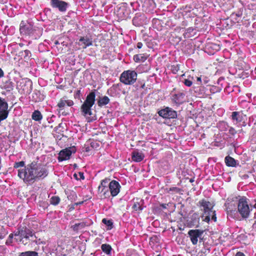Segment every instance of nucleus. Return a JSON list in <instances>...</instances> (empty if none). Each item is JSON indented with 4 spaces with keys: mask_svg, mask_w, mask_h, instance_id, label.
I'll use <instances>...</instances> for the list:
<instances>
[{
    "mask_svg": "<svg viewBox=\"0 0 256 256\" xmlns=\"http://www.w3.org/2000/svg\"><path fill=\"white\" fill-rule=\"evenodd\" d=\"M137 79V73L134 70H125L121 74L120 82L126 85H131L134 84Z\"/></svg>",
    "mask_w": 256,
    "mask_h": 256,
    "instance_id": "obj_5",
    "label": "nucleus"
},
{
    "mask_svg": "<svg viewBox=\"0 0 256 256\" xmlns=\"http://www.w3.org/2000/svg\"><path fill=\"white\" fill-rule=\"evenodd\" d=\"M74 176L77 180H84V177L82 172H80L78 174H74Z\"/></svg>",
    "mask_w": 256,
    "mask_h": 256,
    "instance_id": "obj_37",
    "label": "nucleus"
},
{
    "mask_svg": "<svg viewBox=\"0 0 256 256\" xmlns=\"http://www.w3.org/2000/svg\"><path fill=\"white\" fill-rule=\"evenodd\" d=\"M51 6L54 8H57L60 12H65L68 8V4L61 0H51Z\"/></svg>",
    "mask_w": 256,
    "mask_h": 256,
    "instance_id": "obj_9",
    "label": "nucleus"
},
{
    "mask_svg": "<svg viewBox=\"0 0 256 256\" xmlns=\"http://www.w3.org/2000/svg\"><path fill=\"white\" fill-rule=\"evenodd\" d=\"M110 179L105 178L101 181L100 185L98 188V191L100 194H102L104 198L109 196V192L107 188V186H108Z\"/></svg>",
    "mask_w": 256,
    "mask_h": 256,
    "instance_id": "obj_11",
    "label": "nucleus"
},
{
    "mask_svg": "<svg viewBox=\"0 0 256 256\" xmlns=\"http://www.w3.org/2000/svg\"><path fill=\"white\" fill-rule=\"evenodd\" d=\"M218 126L220 128H222V127H223L224 129H222V130H226L228 129V124L224 122H220Z\"/></svg>",
    "mask_w": 256,
    "mask_h": 256,
    "instance_id": "obj_38",
    "label": "nucleus"
},
{
    "mask_svg": "<svg viewBox=\"0 0 256 256\" xmlns=\"http://www.w3.org/2000/svg\"><path fill=\"white\" fill-rule=\"evenodd\" d=\"M33 236L32 232L29 229L26 228L24 230H22V233L21 239L20 240V242H22L23 244H26L27 242L24 243V240H22L23 238L28 239L30 237H32Z\"/></svg>",
    "mask_w": 256,
    "mask_h": 256,
    "instance_id": "obj_19",
    "label": "nucleus"
},
{
    "mask_svg": "<svg viewBox=\"0 0 256 256\" xmlns=\"http://www.w3.org/2000/svg\"><path fill=\"white\" fill-rule=\"evenodd\" d=\"M32 118L36 121H40L42 119V116L39 110H36L32 112Z\"/></svg>",
    "mask_w": 256,
    "mask_h": 256,
    "instance_id": "obj_27",
    "label": "nucleus"
},
{
    "mask_svg": "<svg viewBox=\"0 0 256 256\" xmlns=\"http://www.w3.org/2000/svg\"><path fill=\"white\" fill-rule=\"evenodd\" d=\"M121 186L116 180H113L108 184V190L112 196H116L120 192Z\"/></svg>",
    "mask_w": 256,
    "mask_h": 256,
    "instance_id": "obj_10",
    "label": "nucleus"
},
{
    "mask_svg": "<svg viewBox=\"0 0 256 256\" xmlns=\"http://www.w3.org/2000/svg\"><path fill=\"white\" fill-rule=\"evenodd\" d=\"M101 248L102 252L107 255H110L112 253V248L110 244H102L101 246Z\"/></svg>",
    "mask_w": 256,
    "mask_h": 256,
    "instance_id": "obj_25",
    "label": "nucleus"
},
{
    "mask_svg": "<svg viewBox=\"0 0 256 256\" xmlns=\"http://www.w3.org/2000/svg\"><path fill=\"white\" fill-rule=\"evenodd\" d=\"M231 118L234 122H240L242 120V116L240 112H234L232 114Z\"/></svg>",
    "mask_w": 256,
    "mask_h": 256,
    "instance_id": "obj_23",
    "label": "nucleus"
},
{
    "mask_svg": "<svg viewBox=\"0 0 256 256\" xmlns=\"http://www.w3.org/2000/svg\"><path fill=\"white\" fill-rule=\"evenodd\" d=\"M7 117H8V116H6V114H0V122H1V121L6 119L7 118Z\"/></svg>",
    "mask_w": 256,
    "mask_h": 256,
    "instance_id": "obj_42",
    "label": "nucleus"
},
{
    "mask_svg": "<svg viewBox=\"0 0 256 256\" xmlns=\"http://www.w3.org/2000/svg\"><path fill=\"white\" fill-rule=\"evenodd\" d=\"M96 94L94 92H90L86 96V100L81 106L82 112L84 116L92 114V107L95 102Z\"/></svg>",
    "mask_w": 256,
    "mask_h": 256,
    "instance_id": "obj_3",
    "label": "nucleus"
},
{
    "mask_svg": "<svg viewBox=\"0 0 256 256\" xmlns=\"http://www.w3.org/2000/svg\"><path fill=\"white\" fill-rule=\"evenodd\" d=\"M202 217H204V220L208 222L210 220L216 222V220L215 211L213 210L208 212L206 213H203Z\"/></svg>",
    "mask_w": 256,
    "mask_h": 256,
    "instance_id": "obj_14",
    "label": "nucleus"
},
{
    "mask_svg": "<svg viewBox=\"0 0 256 256\" xmlns=\"http://www.w3.org/2000/svg\"><path fill=\"white\" fill-rule=\"evenodd\" d=\"M110 102V99L107 96H104L100 98L98 102V106H102L108 104Z\"/></svg>",
    "mask_w": 256,
    "mask_h": 256,
    "instance_id": "obj_28",
    "label": "nucleus"
},
{
    "mask_svg": "<svg viewBox=\"0 0 256 256\" xmlns=\"http://www.w3.org/2000/svg\"><path fill=\"white\" fill-rule=\"evenodd\" d=\"M180 66L179 64L172 65L171 66V70L174 74H176L180 70Z\"/></svg>",
    "mask_w": 256,
    "mask_h": 256,
    "instance_id": "obj_36",
    "label": "nucleus"
},
{
    "mask_svg": "<svg viewBox=\"0 0 256 256\" xmlns=\"http://www.w3.org/2000/svg\"><path fill=\"white\" fill-rule=\"evenodd\" d=\"M142 46H143V44L141 42H138L136 46H137V48H142Z\"/></svg>",
    "mask_w": 256,
    "mask_h": 256,
    "instance_id": "obj_46",
    "label": "nucleus"
},
{
    "mask_svg": "<svg viewBox=\"0 0 256 256\" xmlns=\"http://www.w3.org/2000/svg\"><path fill=\"white\" fill-rule=\"evenodd\" d=\"M147 58V56L144 54H138L134 56V60L136 62H144Z\"/></svg>",
    "mask_w": 256,
    "mask_h": 256,
    "instance_id": "obj_26",
    "label": "nucleus"
},
{
    "mask_svg": "<svg viewBox=\"0 0 256 256\" xmlns=\"http://www.w3.org/2000/svg\"><path fill=\"white\" fill-rule=\"evenodd\" d=\"M234 256H246L245 254L240 252H238L236 253Z\"/></svg>",
    "mask_w": 256,
    "mask_h": 256,
    "instance_id": "obj_44",
    "label": "nucleus"
},
{
    "mask_svg": "<svg viewBox=\"0 0 256 256\" xmlns=\"http://www.w3.org/2000/svg\"><path fill=\"white\" fill-rule=\"evenodd\" d=\"M197 81H198V82H202L201 78H200V77H198V78H197Z\"/></svg>",
    "mask_w": 256,
    "mask_h": 256,
    "instance_id": "obj_51",
    "label": "nucleus"
},
{
    "mask_svg": "<svg viewBox=\"0 0 256 256\" xmlns=\"http://www.w3.org/2000/svg\"><path fill=\"white\" fill-rule=\"evenodd\" d=\"M2 88L6 90V92H10L13 90L14 88V84L10 80L4 82L1 85Z\"/></svg>",
    "mask_w": 256,
    "mask_h": 256,
    "instance_id": "obj_18",
    "label": "nucleus"
},
{
    "mask_svg": "<svg viewBox=\"0 0 256 256\" xmlns=\"http://www.w3.org/2000/svg\"><path fill=\"white\" fill-rule=\"evenodd\" d=\"M194 29L192 28H188L186 30L184 34V37L185 38H188L190 37V33L192 32Z\"/></svg>",
    "mask_w": 256,
    "mask_h": 256,
    "instance_id": "obj_35",
    "label": "nucleus"
},
{
    "mask_svg": "<svg viewBox=\"0 0 256 256\" xmlns=\"http://www.w3.org/2000/svg\"><path fill=\"white\" fill-rule=\"evenodd\" d=\"M44 96L42 95L40 91L34 90L32 95V100L34 102H40L43 100Z\"/></svg>",
    "mask_w": 256,
    "mask_h": 256,
    "instance_id": "obj_22",
    "label": "nucleus"
},
{
    "mask_svg": "<svg viewBox=\"0 0 256 256\" xmlns=\"http://www.w3.org/2000/svg\"><path fill=\"white\" fill-rule=\"evenodd\" d=\"M14 168L18 169V176L24 184H32L36 182L46 178L48 172L44 164L33 162L26 166L24 161L16 162Z\"/></svg>",
    "mask_w": 256,
    "mask_h": 256,
    "instance_id": "obj_1",
    "label": "nucleus"
},
{
    "mask_svg": "<svg viewBox=\"0 0 256 256\" xmlns=\"http://www.w3.org/2000/svg\"><path fill=\"white\" fill-rule=\"evenodd\" d=\"M252 210L246 198L243 197L238 199L237 213L238 212L242 218H248Z\"/></svg>",
    "mask_w": 256,
    "mask_h": 256,
    "instance_id": "obj_4",
    "label": "nucleus"
},
{
    "mask_svg": "<svg viewBox=\"0 0 256 256\" xmlns=\"http://www.w3.org/2000/svg\"><path fill=\"white\" fill-rule=\"evenodd\" d=\"M86 223L84 222L76 223L72 226L73 230L77 231L80 229L84 228L86 226Z\"/></svg>",
    "mask_w": 256,
    "mask_h": 256,
    "instance_id": "obj_31",
    "label": "nucleus"
},
{
    "mask_svg": "<svg viewBox=\"0 0 256 256\" xmlns=\"http://www.w3.org/2000/svg\"><path fill=\"white\" fill-rule=\"evenodd\" d=\"M144 154L142 152L134 151L132 154V161L135 162H140L144 158Z\"/></svg>",
    "mask_w": 256,
    "mask_h": 256,
    "instance_id": "obj_17",
    "label": "nucleus"
},
{
    "mask_svg": "<svg viewBox=\"0 0 256 256\" xmlns=\"http://www.w3.org/2000/svg\"><path fill=\"white\" fill-rule=\"evenodd\" d=\"M32 90V82L30 81L26 82V94H30Z\"/></svg>",
    "mask_w": 256,
    "mask_h": 256,
    "instance_id": "obj_32",
    "label": "nucleus"
},
{
    "mask_svg": "<svg viewBox=\"0 0 256 256\" xmlns=\"http://www.w3.org/2000/svg\"><path fill=\"white\" fill-rule=\"evenodd\" d=\"M34 28L30 23H25L22 22L20 24V31L21 34L24 35H30L34 33Z\"/></svg>",
    "mask_w": 256,
    "mask_h": 256,
    "instance_id": "obj_6",
    "label": "nucleus"
},
{
    "mask_svg": "<svg viewBox=\"0 0 256 256\" xmlns=\"http://www.w3.org/2000/svg\"><path fill=\"white\" fill-rule=\"evenodd\" d=\"M170 190H176V192L178 191V188L176 187H173L170 188Z\"/></svg>",
    "mask_w": 256,
    "mask_h": 256,
    "instance_id": "obj_49",
    "label": "nucleus"
},
{
    "mask_svg": "<svg viewBox=\"0 0 256 256\" xmlns=\"http://www.w3.org/2000/svg\"><path fill=\"white\" fill-rule=\"evenodd\" d=\"M238 199L236 196H230L227 198L224 204L228 216L234 218L237 215Z\"/></svg>",
    "mask_w": 256,
    "mask_h": 256,
    "instance_id": "obj_2",
    "label": "nucleus"
},
{
    "mask_svg": "<svg viewBox=\"0 0 256 256\" xmlns=\"http://www.w3.org/2000/svg\"><path fill=\"white\" fill-rule=\"evenodd\" d=\"M74 104V102L72 100H64L61 99L58 104V107L61 110L63 109L66 105L68 106H72Z\"/></svg>",
    "mask_w": 256,
    "mask_h": 256,
    "instance_id": "obj_20",
    "label": "nucleus"
},
{
    "mask_svg": "<svg viewBox=\"0 0 256 256\" xmlns=\"http://www.w3.org/2000/svg\"><path fill=\"white\" fill-rule=\"evenodd\" d=\"M22 230H20L16 232L14 234L15 236H20V238L22 236Z\"/></svg>",
    "mask_w": 256,
    "mask_h": 256,
    "instance_id": "obj_41",
    "label": "nucleus"
},
{
    "mask_svg": "<svg viewBox=\"0 0 256 256\" xmlns=\"http://www.w3.org/2000/svg\"><path fill=\"white\" fill-rule=\"evenodd\" d=\"M133 208H134V209L135 210H142V208H141V206H137L136 204H134V206Z\"/></svg>",
    "mask_w": 256,
    "mask_h": 256,
    "instance_id": "obj_43",
    "label": "nucleus"
},
{
    "mask_svg": "<svg viewBox=\"0 0 256 256\" xmlns=\"http://www.w3.org/2000/svg\"><path fill=\"white\" fill-rule=\"evenodd\" d=\"M102 222L106 224L107 226V230H112L113 228V222L112 220H108L106 218H103Z\"/></svg>",
    "mask_w": 256,
    "mask_h": 256,
    "instance_id": "obj_29",
    "label": "nucleus"
},
{
    "mask_svg": "<svg viewBox=\"0 0 256 256\" xmlns=\"http://www.w3.org/2000/svg\"><path fill=\"white\" fill-rule=\"evenodd\" d=\"M204 233V230L196 229L190 230L188 232V234L190 238L191 242L194 245L197 244L198 238H200Z\"/></svg>",
    "mask_w": 256,
    "mask_h": 256,
    "instance_id": "obj_7",
    "label": "nucleus"
},
{
    "mask_svg": "<svg viewBox=\"0 0 256 256\" xmlns=\"http://www.w3.org/2000/svg\"><path fill=\"white\" fill-rule=\"evenodd\" d=\"M80 42H82L80 45L84 44L83 48H86V47L92 46V42L91 39L87 37H82L80 39Z\"/></svg>",
    "mask_w": 256,
    "mask_h": 256,
    "instance_id": "obj_21",
    "label": "nucleus"
},
{
    "mask_svg": "<svg viewBox=\"0 0 256 256\" xmlns=\"http://www.w3.org/2000/svg\"><path fill=\"white\" fill-rule=\"evenodd\" d=\"M24 54H26V56H28L29 57L30 56V50H25L24 51Z\"/></svg>",
    "mask_w": 256,
    "mask_h": 256,
    "instance_id": "obj_45",
    "label": "nucleus"
},
{
    "mask_svg": "<svg viewBox=\"0 0 256 256\" xmlns=\"http://www.w3.org/2000/svg\"><path fill=\"white\" fill-rule=\"evenodd\" d=\"M254 206H255V208H256V204H255Z\"/></svg>",
    "mask_w": 256,
    "mask_h": 256,
    "instance_id": "obj_54",
    "label": "nucleus"
},
{
    "mask_svg": "<svg viewBox=\"0 0 256 256\" xmlns=\"http://www.w3.org/2000/svg\"><path fill=\"white\" fill-rule=\"evenodd\" d=\"M225 162L228 166H236V160L231 156H226L224 158Z\"/></svg>",
    "mask_w": 256,
    "mask_h": 256,
    "instance_id": "obj_24",
    "label": "nucleus"
},
{
    "mask_svg": "<svg viewBox=\"0 0 256 256\" xmlns=\"http://www.w3.org/2000/svg\"><path fill=\"white\" fill-rule=\"evenodd\" d=\"M8 104L4 98L0 97V115L6 114L8 116Z\"/></svg>",
    "mask_w": 256,
    "mask_h": 256,
    "instance_id": "obj_15",
    "label": "nucleus"
},
{
    "mask_svg": "<svg viewBox=\"0 0 256 256\" xmlns=\"http://www.w3.org/2000/svg\"><path fill=\"white\" fill-rule=\"evenodd\" d=\"M200 206L202 207L204 210L203 213H206L208 211L213 210L214 204L212 203L207 201L204 200H202L199 202Z\"/></svg>",
    "mask_w": 256,
    "mask_h": 256,
    "instance_id": "obj_13",
    "label": "nucleus"
},
{
    "mask_svg": "<svg viewBox=\"0 0 256 256\" xmlns=\"http://www.w3.org/2000/svg\"><path fill=\"white\" fill-rule=\"evenodd\" d=\"M254 72L256 74V67L255 68Z\"/></svg>",
    "mask_w": 256,
    "mask_h": 256,
    "instance_id": "obj_52",
    "label": "nucleus"
},
{
    "mask_svg": "<svg viewBox=\"0 0 256 256\" xmlns=\"http://www.w3.org/2000/svg\"><path fill=\"white\" fill-rule=\"evenodd\" d=\"M162 206H163L164 208H166V206H164V204H162Z\"/></svg>",
    "mask_w": 256,
    "mask_h": 256,
    "instance_id": "obj_55",
    "label": "nucleus"
},
{
    "mask_svg": "<svg viewBox=\"0 0 256 256\" xmlns=\"http://www.w3.org/2000/svg\"><path fill=\"white\" fill-rule=\"evenodd\" d=\"M158 113L160 116L165 118H174L177 116L176 112L168 107L160 110Z\"/></svg>",
    "mask_w": 256,
    "mask_h": 256,
    "instance_id": "obj_8",
    "label": "nucleus"
},
{
    "mask_svg": "<svg viewBox=\"0 0 256 256\" xmlns=\"http://www.w3.org/2000/svg\"><path fill=\"white\" fill-rule=\"evenodd\" d=\"M8 234V232L4 226H0V241L4 239Z\"/></svg>",
    "mask_w": 256,
    "mask_h": 256,
    "instance_id": "obj_33",
    "label": "nucleus"
},
{
    "mask_svg": "<svg viewBox=\"0 0 256 256\" xmlns=\"http://www.w3.org/2000/svg\"><path fill=\"white\" fill-rule=\"evenodd\" d=\"M4 72L2 70V69L1 68H0V78H2L4 76Z\"/></svg>",
    "mask_w": 256,
    "mask_h": 256,
    "instance_id": "obj_47",
    "label": "nucleus"
},
{
    "mask_svg": "<svg viewBox=\"0 0 256 256\" xmlns=\"http://www.w3.org/2000/svg\"><path fill=\"white\" fill-rule=\"evenodd\" d=\"M72 154V152L71 151L70 148L62 150L58 154V161L62 162L70 159Z\"/></svg>",
    "mask_w": 256,
    "mask_h": 256,
    "instance_id": "obj_12",
    "label": "nucleus"
},
{
    "mask_svg": "<svg viewBox=\"0 0 256 256\" xmlns=\"http://www.w3.org/2000/svg\"><path fill=\"white\" fill-rule=\"evenodd\" d=\"M183 82L186 86L188 87L190 86L192 84V82L188 79H185Z\"/></svg>",
    "mask_w": 256,
    "mask_h": 256,
    "instance_id": "obj_39",
    "label": "nucleus"
},
{
    "mask_svg": "<svg viewBox=\"0 0 256 256\" xmlns=\"http://www.w3.org/2000/svg\"><path fill=\"white\" fill-rule=\"evenodd\" d=\"M185 94L183 93L174 94L172 96V100L176 104H180L183 102Z\"/></svg>",
    "mask_w": 256,
    "mask_h": 256,
    "instance_id": "obj_16",
    "label": "nucleus"
},
{
    "mask_svg": "<svg viewBox=\"0 0 256 256\" xmlns=\"http://www.w3.org/2000/svg\"><path fill=\"white\" fill-rule=\"evenodd\" d=\"M18 256H38V253L34 251H27L20 253Z\"/></svg>",
    "mask_w": 256,
    "mask_h": 256,
    "instance_id": "obj_30",
    "label": "nucleus"
},
{
    "mask_svg": "<svg viewBox=\"0 0 256 256\" xmlns=\"http://www.w3.org/2000/svg\"><path fill=\"white\" fill-rule=\"evenodd\" d=\"M2 94H5V92H2Z\"/></svg>",
    "mask_w": 256,
    "mask_h": 256,
    "instance_id": "obj_53",
    "label": "nucleus"
},
{
    "mask_svg": "<svg viewBox=\"0 0 256 256\" xmlns=\"http://www.w3.org/2000/svg\"><path fill=\"white\" fill-rule=\"evenodd\" d=\"M14 238V234H10V235H9V236H8V238L9 240H12V239L13 238Z\"/></svg>",
    "mask_w": 256,
    "mask_h": 256,
    "instance_id": "obj_48",
    "label": "nucleus"
},
{
    "mask_svg": "<svg viewBox=\"0 0 256 256\" xmlns=\"http://www.w3.org/2000/svg\"><path fill=\"white\" fill-rule=\"evenodd\" d=\"M12 242V240H9V238L6 240V244H8Z\"/></svg>",
    "mask_w": 256,
    "mask_h": 256,
    "instance_id": "obj_50",
    "label": "nucleus"
},
{
    "mask_svg": "<svg viewBox=\"0 0 256 256\" xmlns=\"http://www.w3.org/2000/svg\"><path fill=\"white\" fill-rule=\"evenodd\" d=\"M228 130L229 132L232 135H234L236 133V131L232 127H230Z\"/></svg>",
    "mask_w": 256,
    "mask_h": 256,
    "instance_id": "obj_40",
    "label": "nucleus"
},
{
    "mask_svg": "<svg viewBox=\"0 0 256 256\" xmlns=\"http://www.w3.org/2000/svg\"><path fill=\"white\" fill-rule=\"evenodd\" d=\"M60 198L58 196H54L50 198V204L53 205H57L59 204Z\"/></svg>",
    "mask_w": 256,
    "mask_h": 256,
    "instance_id": "obj_34",
    "label": "nucleus"
}]
</instances>
